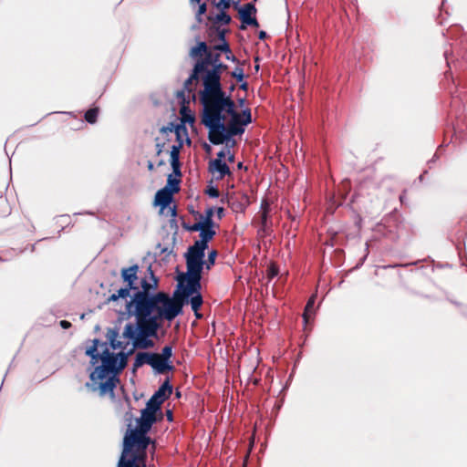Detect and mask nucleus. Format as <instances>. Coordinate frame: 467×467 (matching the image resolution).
<instances>
[{"instance_id": "obj_38", "label": "nucleus", "mask_w": 467, "mask_h": 467, "mask_svg": "<svg viewBox=\"0 0 467 467\" xmlns=\"http://www.w3.org/2000/svg\"><path fill=\"white\" fill-rule=\"evenodd\" d=\"M205 193L211 198H218L220 195L218 188L212 184L206 188Z\"/></svg>"}, {"instance_id": "obj_64", "label": "nucleus", "mask_w": 467, "mask_h": 467, "mask_svg": "<svg viewBox=\"0 0 467 467\" xmlns=\"http://www.w3.org/2000/svg\"><path fill=\"white\" fill-rule=\"evenodd\" d=\"M237 168H238L239 170L243 169V168H244V164H243V162H239V163L237 164Z\"/></svg>"}, {"instance_id": "obj_29", "label": "nucleus", "mask_w": 467, "mask_h": 467, "mask_svg": "<svg viewBox=\"0 0 467 467\" xmlns=\"http://www.w3.org/2000/svg\"><path fill=\"white\" fill-rule=\"evenodd\" d=\"M240 124L245 128L247 125L252 123V113L250 109H244L242 113H239V119H238Z\"/></svg>"}, {"instance_id": "obj_25", "label": "nucleus", "mask_w": 467, "mask_h": 467, "mask_svg": "<svg viewBox=\"0 0 467 467\" xmlns=\"http://www.w3.org/2000/svg\"><path fill=\"white\" fill-rule=\"evenodd\" d=\"M181 115H182V120L181 122H184V125L186 126V123H189L192 125L195 121V116L192 112V110L186 107L181 108Z\"/></svg>"}, {"instance_id": "obj_34", "label": "nucleus", "mask_w": 467, "mask_h": 467, "mask_svg": "<svg viewBox=\"0 0 467 467\" xmlns=\"http://www.w3.org/2000/svg\"><path fill=\"white\" fill-rule=\"evenodd\" d=\"M231 77L236 79L237 82H243L244 79V68L241 67H236L231 73Z\"/></svg>"}, {"instance_id": "obj_43", "label": "nucleus", "mask_w": 467, "mask_h": 467, "mask_svg": "<svg viewBox=\"0 0 467 467\" xmlns=\"http://www.w3.org/2000/svg\"><path fill=\"white\" fill-rule=\"evenodd\" d=\"M176 128V123H173V122H170L167 126H163L161 129V133H167L168 131L170 132H173V130H175Z\"/></svg>"}, {"instance_id": "obj_50", "label": "nucleus", "mask_w": 467, "mask_h": 467, "mask_svg": "<svg viewBox=\"0 0 467 467\" xmlns=\"http://www.w3.org/2000/svg\"><path fill=\"white\" fill-rule=\"evenodd\" d=\"M267 36H268V35H267V33L265 31H264V30L259 31L258 38L260 40H265V38H267Z\"/></svg>"}, {"instance_id": "obj_58", "label": "nucleus", "mask_w": 467, "mask_h": 467, "mask_svg": "<svg viewBox=\"0 0 467 467\" xmlns=\"http://www.w3.org/2000/svg\"><path fill=\"white\" fill-rule=\"evenodd\" d=\"M228 89H229V93L228 94H230L232 96V92H234V89H235V84L232 83Z\"/></svg>"}, {"instance_id": "obj_31", "label": "nucleus", "mask_w": 467, "mask_h": 467, "mask_svg": "<svg viewBox=\"0 0 467 467\" xmlns=\"http://www.w3.org/2000/svg\"><path fill=\"white\" fill-rule=\"evenodd\" d=\"M180 183L181 180L177 178H173L172 174H170L167 179V184L165 187H169L171 191H172V193H176L180 191Z\"/></svg>"}, {"instance_id": "obj_17", "label": "nucleus", "mask_w": 467, "mask_h": 467, "mask_svg": "<svg viewBox=\"0 0 467 467\" xmlns=\"http://www.w3.org/2000/svg\"><path fill=\"white\" fill-rule=\"evenodd\" d=\"M209 171L212 173L217 172V180H222L226 175L231 174V170L227 163L222 160H211L209 161Z\"/></svg>"}, {"instance_id": "obj_1", "label": "nucleus", "mask_w": 467, "mask_h": 467, "mask_svg": "<svg viewBox=\"0 0 467 467\" xmlns=\"http://www.w3.org/2000/svg\"><path fill=\"white\" fill-rule=\"evenodd\" d=\"M201 123L208 130V140L213 145L225 143L233 147L234 136L242 135L245 129L240 124L239 113L231 95L201 100Z\"/></svg>"}, {"instance_id": "obj_14", "label": "nucleus", "mask_w": 467, "mask_h": 467, "mask_svg": "<svg viewBox=\"0 0 467 467\" xmlns=\"http://www.w3.org/2000/svg\"><path fill=\"white\" fill-rule=\"evenodd\" d=\"M138 270L139 265H133L130 267L122 268L121 269V278L124 283H126V285L123 288H128L129 293H132L134 290L136 284L135 282L138 279Z\"/></svg>"}, {"instance_id": "obj_18", "label": "nucleus", "mask_w": 467, "mask_h": 467, "mask_svg": "<svg viewBox=\"0 0 467 467\" xmlns=\"http://www.w3.org/2000/svg\"><path fill=\"white\" fill-rule=\"evenodd\" d=\"M203 76L204 73L201 70L198 65L195 63L190 73L189 78L184 81L183 87L188 92H192V88L191 86L192 83L200 81L202 86L203 87Z\"/></svg>"}, {"instance_id": "obj_12", "label": "nucleus", "mask_w": 467, "mask_h": 467, "mask_svg": "<svg viewBox=\"0 0 467 467\" xmlns=\"http://www.w3.org/2000/svg\"><path fill=\"white\" fill-rule=\"evenodd\" d=\"M157 353L140 351L136 354L134 362L132 364V372L135 373L137 369L143 365L147 364L152 368L156 374H159L157 363H156Z\"/></svg>"}, {"instance_id": "obj_39", "label": "nucleus", "mask_w": 467, "mask_h": 467, "mask_svg": "<svg viewBox=\"0 0 467 467\" xmlns=\"http://www.w3.org/2000/svg\"><path fill=\"white\" fill-rule=\"evenodd\" d=\"M135 349H133V348L128 351H124V349H121L119 352H118L122 359V361H124L125 363V366L127 367L128 365V359H129V357L131 356L133 354Z\"/></svg>"}, {"instance_id": "obj_16", "label": "nucleus", "mask_w": 467, "mask_h": 467, "mask_svg": "<svg viewBox=\"0 0 467 467\" xmlns=\"http://www.w3.org/2000/svg\"><path fill=\"white\" fill-rule=\"evenodd\" d=\"M206 249H208V247L195 241L192 245L189 246L187 252L184 254V258L189 261H205Z\"/></svg>"}, {"instance_id": "obj_21", "label": "nucleus", "mask_w": 467, "mask_h": 467, "mask_svg": "<svg viewBox=\"0 0 467 467\" xmlns=\"http://www.w3.org/2000/svg\"><path fill=\"white\" fill-rule=\"evenodd\" d=\"M91 342L92 345L86 349L85 354L90 358V364L95 366L99 361L101 353L98 350V348L99 347L103 348V347L101 346L102 342L99 338H94Z\"/></svg>"}, {"instance_id": "obj_23", "label": "nucleus", "mask_w": 467, "mask_h": 467, "mask_svg": "<svg viewBox=\"0 0 467 467\" xmlns=\"http://www.w3.org/2000/svg\"><path fill=\"white\" fill-rule=\"evenodd\" d=\"M213 214H214V207H209L205 210L204 215L199 214V221L196 223H200L202 225H213L214 226L213 222Z\"/></svg>"}, {"instance_id": "obj_22", "label": "nucleus", "mask_w": 467, "mask_h": 467, "mask_svg": "<svg viewBox=\"0 0 467 467\" xmlns=\"http://www.w3.org/2000/svg\"><path fill=\"white\" fill-rule=\"evenodd\" d=\"M173 132L175 133L176 141L178 142V144L182 143V146H183V136L185 137L187 144H191L192 141L191 139L189 138L188 130L186 126L184 125V122L176 123V128L173 130Z\"/></svg>"}, {"instance_id": "obj_6", "label": "nucleus", "mask_w": 467, "mask_h": 467, "mask_svg": "<svg viewBox=\"0 0 467 467\" xmlns=\"http://www.w3.org/2000/svg\"><path fill=\"white\" fill-rule=\"evenodd\" d=\"M103 349L100 353V365L95 367L90 373V380L94 383L100 381L99 389L101 395L112 393L119 382V375L126 368L119 353H114L108 348V343H101Z\"/></svg>"}, {"instance_id": "obj_5", "label": "nucleus", "mask_w": 467, "mask_h": 467, "mask_svg": "<svg viewBox=\"0 0 467 467\" xmlns=\"http://www.w3.org/2000/svg\"><path fill=\"white\" fill-rule=\"evenodd\" d=\"M186 261V274H181L182 278H179L178 288L180 293L177 297L180 298V303L182 306L190 304L194 316L201 318L202 315L199 310L202 306L203 299L201 294L202 290V274L204 269L205 261Z\"/></svg>"}, {"instance_id": "obj_26", "label": "nucleus", "mask_w": 467, "mask_h": 467, "mask_svg": "<svg viewBox=\"0 0 467 467\" xmlns=\"http://www.w3.org/2000/svg\"><path fill=\"white\" fill-rule=\"evenodd\" d=\"M130 296H131V294L128 292V288L121 287L116 293H113L112 295H110L107 301L108 302H115V301L119 300V298L127 299L128 297L130 299Z\"/></svg>"}, {"instance_id": "obj_11", "label": "nucleus", "mask_w": 467, "mask_h": 467, "mask_svg": "<svg viewBox=\"0 0 467 467\" xmlns=\"http://www.w3.org/2000/svg\"><path fill=\"white\" fill-rule=\"evenodd\" d=\"M172 357V346L166 345L162 348L161 354L157 353L156 363L159 370V375L165 374L174 370V366L171 361Z\"/></svg>"}, {"instance_id": "obj_41", "label": "nucleus", "mask_w": 467, "mask_h": 467, "mask_svg": "<svg viewBox=\"0 0 467 467\" xmlns=\"http://www.w3.org/2000/svg\"><path fill=\"white\" fill-rule=\"evenodd\" d=\"M182 148V143L177 144V145H172L171 151H170L171 159L180 158V150Z\"/></svg>"}, {"instance_id": "obj_48", "label": "nucleus", "mask_w": 467, "mask_h": 467, "mask_svg": "<svg viewBox=\"0 0 467 467\" xmlns=\"http://www.w3.org/2000/svg\"><path fill=\"white\" fill-rule=\"evenodd\" d=\"M225 58L227 60H230L232 62H236V63H239V60L236 58V57L234 55H233V53L231 52V54H225Z\"/></svg>"}, {"instance_id": "obj_15", "label": "nucleus", "mask_w": 467, "mask_h": 467, "mask_svg": "<svg viewBox=\"0 0 467 467\" xmlns=\"http://www.w3.org/2000/svg\"><path fill=\"white\" fill-rule=\"evenodd\" d=\"M173 201V193L169 187H163L157 191L154 198V204L160 206L161 210L170 207Z\"/></svg>"}, {"instance_id": "obj_24", "label": "nucleus", "mask_w": 467, "mask_h": 467, "mask_svg": "<svg viewBox=\"0 0 467 467\" xmlns=\"http://www.w3.org/2000/svg\"><path fill=\"white\" fill-rule=\"evenodd\" d=\"M315 302H316V296L315 295L310 296V298L306 302V305L305 306L304 313H303V316H302L304 323L306 325L309 321V318H310L311 314H312L313 309H314Z\"/></svg>"}, {"instance_id": "obj_63", "label": "nucleus", "mask_w": 467, "mask_h": 467, "mask_svg": "<svg viewBox=\"0 0 467 467\" xmlns=\"http://www.w3.org/2000/svg\"><path fill=\"white\" fill-rule=\"evenodd\" d=\"M244 102H245V99H238V103H239V105H240L241 107L244 104Z\"/></svg>"}, {"instance_id": "obj_13", "label": "nucleus", "mask_w": 467, "mask_h": 467, "mask_svg": "<svg viewBox=\"0 0 467 467\" xmlns=\"http://www.w3.org/2000/svg\"><path fill=\"white\" fill-rule=\"evenodd\" d=\"M146 466V456L139 453H125V451H121L118 466L117 467H145Z\"/></svg>"}, {"instance_id": "obj_45", "label": "nucleus", "mask_w": 467, "mask_h": 467, "mask_svg": "<svg viewBox=\"0 0 467 467\" xmlns=\"http://www.w3.org/2000/svg\"><path fill=\"white\" fill-rule=\"evenodd\" d=\"M232 208H233L234 211H236V212H238V211H240V212H244V211L245 210L246 206H245V205H244V204H242L241 202H236V203H235V202H233V203H232Z\"/></svg>"}, {"instance_id": "obj_37", "label": "nucleus", "mask_w": 467, "mask_h": 467, "mask_svg": "<svg viewBox=\"0 0 467 467\" xmlns=\"http://www.w3.org/2000/svg\"><path fill=\"white\" fill-rule=\"evenodd\" d=\"M234 3V0H219L218 2L213 1V5L219 10H227Z\"/></svg>"}, {"instance_id": "obj_20", "label": "nucleus", "mask_w": 467, "mask_h": 467, "mask_svg": "<svg viewBox=\"0 0 467 467\" xmlns=\"http://www.w3.org/2000/svg\"><path fill=\"white\" fill-rule=\"evenodd\" d=\"M119 331L116 328H109L107 332L108 347L109 346L113 350L125 349L129 345V342H122L118 340Z\"/></svg>"}, {"instance_id": "obj_28", "label": "nucleus", "mask_w": 467, "mask_h": 467, "mask_svg": "<svg viewBox=\"0 0 467 467\" xmlns=\"http://www.w3.org/2000/svg\"><path fill=\"white\" fill-rule=\"evenodd\" d=\"M99 109L98 107H93L88 109L85 112L84 118L85 120L89 124H94L97 122L99 116Z\"/></svg>"}, {"instance_id": "obj_53", "label": "nucleus", "mask_w": 467, "mask_h": 467, "mask_svg": "<svg viewBox=\"0 0 467 467\" xmlns=\"http://www.w3.org/2000/svg\"><path fill=\"white\" fill-rule=\"evenodd\" d=\"M239 88L242 90L247 91V89H248V83L246 81L243 80V82H240Z\"/></svg>"}, {"instance_id": "obj_32", "label": "nucleus", "mask_w": 467, "mask_h": 467, "mask_svg": "<svg viewBox=\"0 0 467 467\" xmlns=\"http://www.w3.org/2000/svg\"><path fill=\"white\" fill-rule=\"evenodd\" d=\"M207 12V4L205 2L198 5V10L195 14L196 21L201 24L203 22L202 16L205 15Z\"/></svg>"}, {"instance_id": "obj_59", "label": "nucleus", "mask_w": 467, "mask_h": 467, "mask_svg": "<svg viewBox=\"0 0 467 467\" xmlns=\"http://www.w3.org/2000/svg\"><path fill=\"white\" fill-rule=\"evenodd\" d=\"M147 167H148L149 171H153V169H154V165L150 161H148Z\"/></svg>"}, {"instance_id": "obj_2", "label": "nucleus", "mask_w": 467, "mask_h": 467, "mask_svg": "<svg viewBox=\"0 0 467 467\" xmlns=\"http://www.w3.org/2000/svg\"><path fill=\"white\" fill-rule=\"evenodd\" d=\"M158 287L159 278H141L140 286H135L130 299L126 301L125 314H182L177 291L171 297L166 292L157 291Z\"/></svg>"}, {"instance_id": "obj_47", "label": "nucleus", "mask_w": 467, "mask_h": 467, "mask_svg": "<svg viewBox=\"0 0 467 467\" xmlns=\"http://www.w3.org/2000/svg\"><path fill=\"white\" fill-rule=\"evenodd\" d=\"M147 273H148V275H149V276H147L149 280H154V278H158V277L155 275V274H154V272H153V270H152V268H151V265H149V267H148V269H147Z\"/></svg>"}, {"instance_id": "obj_10", "label": "nucleus", "mask_w": 467, "mask_h": 467, "mask_svg": "<svg viewBox=\"0 0 467 467\" xmlns=\"http://www.w3.org/2000/svg\"><path fill=\"white\" fill-rule=\"evenodd\" d=\"M257 9L253 2L247 3L239 8V19L242 22L241 30H244L247 26L258 27L259 23L255 17Z\"/></svg>"}, {"instance_id": "obj_42", "label": "nucleus", "mask_w": 467, "mask_h": 467, "mask_svg": "<svg viewBox=\"0 0 467 467\" xmlns=\"http://www.w3.org/2000/svg\"><path fill=\"white\" fill-rule=\"evenodd\" d=\"M279 273V270L278 268L274 265H271L268 268H267V275H268V277L270 279H273L275 278Z\"/></svg>"}, {"instance_id": "obj_62", "label": "nucleus", "mask_w": 467, "mask_h": 467, "mask_svg": "<svg viewBox=\"0 0 467 467\" xmlns=\"http://www.w3.org/2000/svg\"><path fill=\"white\" fill-rule=\"evenodd\" d=\"M232 4L234 5V7L239 11V8L241 7V6L239 5V3H238V2H234V3H232Z\"/></svg>"}, {"instance_id": "obj_56", "label": "nucleus", "mask_w": 467, "mask_h": 467, "mask_svg": "<svg viewBox=\"0 0 467 467\" xmlns=\"http://www.w3.org/2000/svg\"><path fill=\"white\" fill-rule=\"evenodd\" d=\"M171 217L175 218L177 216V209L176 206L170 208Z\"/></svg>"}, {"instance_id": "obj_55", "label": "nucleus", "mask_w": 467, "mask_h": 467, "mask_svg": "<svg viewBox=\"0 0 467 467\" xmlns=\"http://www.w3.org/2000/svg\"><path fill=\"white\" fill-rule=\"evenodd\" d=\"M202 148L206 153H210L212 151V147L206 142L203 143Z\"/></svg>"}, {"instance_id": "obj_8", "label": "nucleus", "mask_w": 467, "mask_h": 467, "mask_svg": "<svg viewBox=\"0 0 467 467\" xmlns=\"http://www.w3.org/2000/svg\"><path fill=\"white\" fill-rule=\"evenodd\" d=\"M172 390L173 387L170 382V379L167 378L147 401L146 406L150 407L156 412L161 413V406L166 400L170 398Z\"/></svg>"}, {"instance_id": "obj_4", "label": "nucleus", "mask_w": 467, "mask_h": 467, "mask_svg": "<svg viewBox=\"0 0 467 467\" xmlns=\"http://www.w3.org/2000/svg\"><path fill=\"white\" fill-rule=\"evenodd\" d=\"M181 314H127L129 317H134L136 322L125 325L122 337L131 341L133 349H148L154 347L151 339L158 337V331L163 321L171 322Z\"/></svg>"}, {"instance_id": "obj_46", "label": "nucleus", "mask_w": 467, "mask_h": 467, "mask_svg": "<svg viewBox=\"0 0 467 467\" xmlns=\"http://www.w3.org/2000/svg\"><path fill=\"white\" fill-rule=\"evenodd\" d=\"M214 212H216V215L219 220H221L224 216V208L223 207L214 208Z\"/></svg>"}, {"instance_id": "obj_36", "label": "nucleus", "mask_w": 467, "mask_h": 467, "mask_svg": "<svg viewBox=\"0 0 467 467\" xmlns=\"http://www.w3.org/2000/svg\"><path fill=\"white\" fill-rule=\"evenodd\" d=\"M215 51L223 52L224 54H231V47L228 42H220L213 47Z\"/></svg>"}, {"instance_id": "obj_27", "label": "nucleus", "mask_w": 467, "mask_h": 467, "mask_svg": "<svg viewBox=\"0 0 467 467\" xmlns=\"http://www.w3.org/2000/svg\"><path fill=\"white\" fill-rule=\"evenodd\" d=\"M208 30L210 34L215 33L220 42H227L226 34L229 29L221 28L220 26H209Z\"/></svg>"}, {"instance_id": "obj_40", "label": "nucleus", "mask_w": 467, "mask_h": 467, "mask_svg": "<svg viewBox=\"0 0 467 467\" xmlns=\"http://www.w3.org/2000/svg\"><path fill=\"white\" fill-rule=\"evenodd\" d=\"M7 201L0 197V216H5L8 213Z\"/></svg>"}, {"instance_id": "obj_60", "label": "nucleus", "mask_w": 467, "mask_h": 467, "mask_svg": "<svg viewBox=\"0 0 467 467\" xmlns=\"http://www.w3.org/2000/svg\"><path fill=\"white\" fill-rule=\"evenodd\" d=\"M228 161L229 162H234V154H230L228 156Z\"/></svg>"}, {"instance_id": "obj_61", "label": "nucleus", "mask_w": 467, "mask_h": 467, "mask_svg": "<svg viewBox=\"0 0 467 467\" xmlns=\"http://www.w3.org/2000/svg\"><path fill=\"white\" fill-rule=\"evenodd\" d=\"M177 97H178V98H184V91H183V90L179 91V92L177 93Z\"/></svg>"}, {"instance_id": "obj_44", "label": "nucleus", "mask_w": 467, "mask_h": 467, "mask_svg": "<svg viewBox=\"0 0 467 467\" xmlns=\"http://www.w3.org/2000/svg\"><path fill=\"white\" fill-rule=\"evenodd\" d=\"M261 210L262 212H268V214L270 213V211H271V204L270 202H268V200L266 199H264L261 202Z\"/></svg>"}, {"instance_id": "obj_30", "label": "nucleus", "mask_w": 467, "mask_h": 467, "mask_svg": "<svg viewBox=\"0 0 467 467\" xmlns=\"http://www.w3.org/2000/svg\"><path fill=\"white\" fill-rule=\"evenodd\" d=\"M269 218H270V215L268 214V212H261L259 232H262L265 234H267V230L269 228V222H270Z\"/></svg>"}, {"instance_id": "obj_57", "label": "nucleus", "mask_w": 467, "mask_h": 467, "mask_svg": "<svg viewBox=\"0 0 467 467\" xmlns=\"http://www.w3.org/2000/svg\"><path fill=\"white\" fill-rule=\"evenodd\" d=\"M161 252L162 254H171V253H172V249L169 250V248H168V247H165V248H161Z\"/></svg>"}, {"instance_id": "obj_35", "label": "nucleus", "mask_w": 467, "mask_h": 467, "mask_svg": "<svg viewBox=\"0 0 467 467\" xmlns=\"http://www.w3.org/2000/svg\"><path fill=\"white\" fill-rule=\"evenodd\" d=\"M170 162H171V166L172 168V171L173 173L178 176V177H181L182 176V171H181V161H180V158H173V159H170Z\"/></svg>"}, {"instance_id": "obj_51", "label": "nucleus", "mask_w": 467, "mask_h": 467, "mask_svg": "<svg viewBox=\"0 0 467 467\" xmlns=\"http://www.w3.org/2000/svg\"><path fill=\"white\" fill-rule=\"evenodd\" d=\"M164 144L163 143H157L156 149H157V155H161L163 150Z\"/></svg>"}, {"instance_id": "obj_9", "label": "nucleus", "mask_w": 467, "mask_h": 467, "mask_svg": "<svg viewBox=\"0 0 467 467\" xmlns=\"http://www.w3.org/2000/svg\"><path fill=\"white\" fill-rule=\"evenodd\" d=\"M182 225L185 230L189 232H199L200 240H197L196 242L203 244L206 247H209V242L216 235V231L213 225H202L200 223H193L190 225L185 222H183Z\"/></svg>"}, {"instance_id": "obj_33", "label": "nucleus", "mask_w": 467, "mask_h": 467, "mask_svg": "<svg viewBox=\"0 0 467 467\" xmlns=\"http://www.w3.org/2000/svg\"><path fill=\"white\" fill-rule=\"evenodd\" d=\"M217 255L218 253L216 250L210 251L208 254L207 261H205L204 268L210 270L212 266L214 265Z\"/></svg>"}, {"instance_id": "obj_7", "label": "nucleus", "mask_w": 467, "mask_h": 467, "mask_svg": "<svg viewBox=\"0 0 467 467\" xmlns=\"http://www.w3.org/2000/svg\"><path fill=\"white\" fill-rule=\"evenodd\" d=\"M157 413L146 406L145 409L141 410L140 417L137 419V429H132L131 425H129L122 443V451H125V453L133 452L146 456L147 449L151 443V439L147 433L158 420Z\"/></svg>"}, {"instance_id": "obj_54", "label": "nucleus", "mask_w": 467, "mask_h": 467, "mask_svg": "<svg viewBox=\"0 0 467 467\" xmlns=\"http://www.w3.org/2000/svg\"><path fill=\"white\" fill-rule=\"evenodd\" d=\"M166 417H167L168 421H172L173 420V414H172V411L171 410H166Z\"/></svg>"}, {"instance_id": "obj_52", "label": "nucleus", "mask_w": 467, "mask_h": 467, "mask_svg": "<svg viewBox=\"0 0 467 467\" xmlns=\"http://www.w3.org/2000/svg\"><path fill=\"white\" fill-rule=\"evenodd\" d=\"M225 151L223 150H220L219 152H217V157L214 159V160H223V158H225Z\"/></svg>"}, {"instance_id": "obj_49", "label": "nucleus", "mask_w": 467, "mask_h": 467, "mask_svg": "<svg viewBox=\"0 0 467 467\" xmlns=\"http://www.w3.org/2000/svg\"><path fill=\"white\" fill-rule=\"evenodd\" d=\"M60 327L64 329H67L71 327V323L67 320H61Z\"/></svg>"}, {"instance_id": "obj_3", "label": "nucleus", "mask_w": 467, "mask_h": 467, "mask_svg": "<svg viewBox=\"0 0 467 467\" xmlns=\"http://www.w3.org/2000/svg\"><path fill=\"white\" fill-rule=\"evenodd\" d=\"M190 57L196 59V64L204 73L203 88L199 91V99L226 96L222 84V74L228 68V66L220 60V54L210 48L206 42L198 41L189 53Z\"/></svg>"}, {"instance_id": "obj_19", "label": "nucleus", "mask_w": 467, "mask_h": 467, "mask_svg": "<svg viewBox=\"0 0 467 467\" xmlns=\"http://www.w3.org/2000/svg\"><path fill=\"white\" fill-rule=\"evenodd\" d=\"M206 18L211 23L210 26H227L232 22V17L226 13V10H220L219 14L215 16L209 15Z\"/></svg>"}]
</instances>
